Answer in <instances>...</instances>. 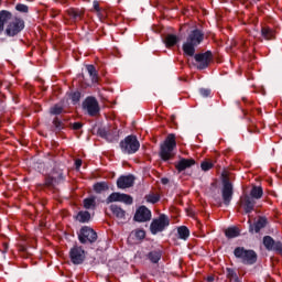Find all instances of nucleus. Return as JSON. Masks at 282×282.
Instances as JSON below:
<instances>
[{
    "instance_id": "1",
    "label": "nucleus",
    "mask_w": 282,
    "mask_h": 282,
    "mask_svg": "<svg viewBox=\"0 0 282 282\" xmlns=\"http://www.w3.org/2000/svg\"><path fill=\"white\" fill-rule=\"evenodd\" d=\"M4 25H7V36H17L25 28L23 20L13 18L9 11H0V34L3 32Z\"/></svg>"
},
{
    "instance_id": "2",
    "label": "nucleus",
    "mask_w": 282,
    "mask_h": 282,
    "mask_svg": "<svg viewBox=\"0 0 282 282\" xmlns=\"http://www.w3.org/2000/svg\"><path fill=\"white\" fill-rule=\"evenodd\" d=\"M204 41V33L199 29L189 32L186 43L183 44V52L187 56H195V48Z\"/></svg>"
},
{
    "instance_id": "3",
    "label": "nucleus",
    "mask_w": 282,
    "mask_h": 282,
    "mask_svg": "<svg viewBox=\"0 0 282 282\" xmlns=\"http://www.w3.org/2000/svg\"><path fill=\"white\" fill-rule=\"evenodd\" d=\"M177 148V141H175V134L171 133L166 137L164 142L160 147L159 155L164 162L173 160L175 158V149Z\"/></svg>"
},
{
    "instance_id": "4",
    "label": "nucleus",
    "mask_w": 282,
    "mask_h": 282,
    "mask_svg": "<svg viewBox=\"0 0 282 282\" xmlns=\"http://www.w3.org/2000/svg\"><path fill=\"white\" fill-rule=\"evenodd\" d=\"M232 195H235V187L232 186V182H230V176H228V173L224 172L221 199L225 206H230V202H232Z\"/></svg>"
},
{
    "instance_id": "5",
    "label": "nucleus",
    "mask_w": 282,
    "mask_h": 282,
    "mask_svg": "<svg viewBox=\"0 0 282 282\" xmlns=\"http://www.w3.org/2000/svg\"><path fill=\"white\" fill-rule=\"evenodd\" d=\"M237 259H240L246 265L257 263V252L254 250H247L243 247H237L234 251Z\"/></svg>"
},
{
    "instance_id": "6",
    "label": "nucleus",
    "mask_w": 282,
    "mask_h": 282,
    "mask_svg": "<svg viewBox=\"0 0 282 282\" xmlns=\"http://www.w3.org/2000/svg\"><path fill=\"white\" fill-rule=\"evenodd\" d=\"M120 149L122 153H127L128 155L137 153L140 149V141H138V137L133 134L126 137L124 140L120 142Z\"/></svg>"
},
{
    "instance_id": "7",
    "label": "nucleus",
    "mask_w": 282,
    "mask_h": 282,
    "mask_svg": "<svg viewBox=\"0 0 282 282\" xmlns=\"http://www.w3.org/2000/svg\"><path fill=\"white\" fill-rule=\"evenodd\" d=\"M97 135L99 138H104L107 142H118V139L120 138V130L116 127L99 128L97 130Z\"/></svg>"
},
{
    "instance_id": "8",
    "label": "nucleus",
    "mask_w": 282,
    "mask_h": 282,
    "mask_svg": "<svg viewBox=\"0 0 282 282\" xmlns=\"http://www.w3.org/2000/svg\"><path fill=\"white\" fill-rule=\"evenodd\" d=\"M78 239L80 243H96L98 241V234L88 226L82 227Z\"/></svg>"
},
{
    "instance_id": "9",
    "label": "nucleus",
    "mask_w": 282,
    "mask_h": 282,
    "mask_svg": "<svg viewBox=\"0 0 282 282\" xmlns=\"http://www.w3.org/2000/svg\"><path fill=\"white\" fill-rule=\"evenodd\" d=\"M170 224L169 216L162 214L159 218L152 220L150 225V230L152 235H158V232H162L164 228H166Z\"/></svg>"
},
{
    "instance_id": "10",
    "label": "nucleus",
    "mask_w": 282,
    "mask_h": 282,
    "mask_svg": "<svg viewBox=\"0 0 282 282\" xmlns=\"http://www.w3.org/2000/svg\"><path fill=\"white\" fill-rule=\"evenodd\" d=\"M83 109L87 111L88 116H97L100 113V105L95 97H87L83 102Z\"/></svg>"
},
{
    "instance_id": "11",
    "label": "nucleus",
    "mask_w": 282,
    "mask_h": 282,
    "mask_svg": "<svg viewBox=\"0 0 282 282\" xmlns=\"http://www.w3.org/2000/svg\"><path fill=\"white\" fill-rule=\"evenodd\" d=\"M195 61L198 63L197 69H206V67H208L213 61V53L207 51L205 53L196 54Z\"/></svg>"
},
{
    "instance_id": "12",
    "label": "nucleus",
    "mask_w": 282,
    "mask_h": 282,
    "mask_svg": "<svg viewBox=\"0 0 282 282\" xmlns=\"http://www.w3.org/2000/svg\"><path fill=\"white\" fill-rule=\"evenodd\" d=\"M69 257L74 265H80L85 261V251L80 247L75 246L70 249Z\"/></svg>"
},
{
    "instance_id": "13",
    "label": "nucleus",
    "mask_w": 282,
    "mask_h": 282,
    "mask_svg": "<svg viewBox=\"0 0 282 282\" xmlns=\"http://www.w3.org/2000/svg\"><path fill=\"white\" fill-rule=\"evenodd\" d=\"M239 205L241 206V208H243L245 213L249 215V213H252V210H254L257 200L250 197V195L245 194L240 197Z\"/></svg>"
},
{
    "instance_id": "14",
    "label": "nucleus",
    "mask_w": 282,
    "mask_h": 282,
    "mask_svg": "<svg viewBox=\"0 0 282 282\" xmlns=\"http://www.w3.org/2000/svg\"><path fill=\"white\" fill-rule=\"evenodd\" d=\"M113 202H123V204H133V197L128 194L112 193L106 199V204H113Z\"/></svg>"
},
{
    "instance_id": "15",
    "label": "nucleus",
    "mask_w": 282,
    "mask_h": 282,
    "mask_svg": "<svg viewBox=\"0 0 282 282\" xmlns=\"http://www.w3.org/2000/svg\"><path fill=\"white\" fill-rule=\"evenodd\" d=\"M263 246L268 250H273L274 252H278V254L282 256V243L281 241H274L272 237L270 236H264L263 237Z\"/></svg>"
},
{
    "instance_id": "16",
    "label": "nucleus",
    "mask_w": 282,
    "mask_h": 282,
    "mask_svg": "<svg viewBox=\"0 0 282 282\" xmlns=\"http://www.w3.org/2000/svg\"><path fill=\"white\" fill-rule=\"evenodd\" d=\"M65 182V177H63V172L62 171H54L52 174L46 177V186H58V184H63Z\"/></svg>"
},
{
    "instance_id": "17",
    "label": "nucleus",
    "mask_w": 282,
    "mask_h": 282,
    "mask_svg": "<svg viewBox=\"0 0 282 282\" xmlns=\"http://www.w3.org/2000/svg\"><path fill=\"white\" fill-rule=\"evenodd\" d=\"M134 221H151V210L145 206L139 207L134 214Z\"/></svg>"
},
{
    "instance_id": "18",
    "label": "nucleus",
    "mask_w": 282,
    "mask_h": 282,
    "mask_svg": "<svg viewBox=\"0 0 282 282\" xmlns=\"http://www.w3.org/2000/svg\"><path fill=\"white\" fill-rule=\"evenodd\" d=\"M135 182V176L129 174L126 176H120L117 180V186L118 188H131Z\"/></svg>"
},
{
    "instance_id": "19",
    "label": "nucleus",
    "mask_w": 282,
    "mask_h": 282,
    "mask_svg": "<svg viewBox=\"0 0 282 282\" xmlns=\"http://www.w3.org/2000/svg\"><path fill=\"white\" fill-rule=\"evenodd\" d=\"M110 210H111L112 215L116 216L119 224H124V220L127 219V212L124 209H122V207H120L118 205H111Z\"/></svg>"
},
{
    "instance_id": "20",
    "label": "nucleus",
    "mask_w": 282,
    "mask_h": 282,
    "mask_svg": "<svg viewBox=\"0 0 282 282\" xmlns=\"http://www.w3.org/2000/svg\"><path fill=\"white\" fill-rule=\"evenodd\" d=\"M191 166H195V160L193 159H181L177 163H175V169L178 171V173L186 171V169H191Z\"/></svg>"
},
{
    "instance_id": "21",
    "label": "nucleus",
    "mask_w": 282,
    "mask_h": 282,
    "mask_svg": "<svg viewBox=\"0 0 282 282\" xmlns=\"http://www.w3.org/2000/svg\"><path fill=\"white\" fill-rule=\"evenodd\" d=\"M249 197L257 202V199H261L263 197V188L261 186H253L250 191Z\"/></svg>"
},
{
    "instance_id": "22",
    "label": "nucleus",
    "mask_w": 282,
    "mask_h": 282,
    "mask_svg": "<svg viewBox=\"0 0 282 282\" xmlns=\"http://www.w3.org/2000/svg\"><path fill=\"white\" fill-rule=\"evenodd\" d=\"M261 36L264 41H272L274 39V31L268 26H262Z\"/></svg>"
},
{
    "instance_id": "23",
    "label": "nucleus",
    "mask_w": 282,
    "mask_h": 282,
    "mask_svg": "<svg viewBox=\"0 0 282 282\" xmlns=\"http://www.w3.org/2000/svg\"><path fill=\"white\" fill-rule=\"evenodd\" d=\"M164 43L166 47H173L174 45H177V43H180V39L175 34H167L164 39Z\"/></svg>"
},
{
    "instance_id": "24",
    "label": "nucleus",
    "mask_w": 282,
    "mask_h": 282,
    "mask_svg": "<svg viewBox=\"0 0 282 282\" xmlns=\"http://www.w3.org/2000/svg\"><path fill=\"white\" fill-rule=\"evenodd\" d=\"M67 14L72 21H78L79 19H83V11H78L76 9H68Z\"/></svg>"
},
{
    "instance_id": "25",
    "label": "nucleus",
    "mask_w": 282,
    "mask_h": 282,
    "mask_svg": "<svg viewBox=\"0 0 282 282\" xmlns=\"http://www.w3.org/2000/svg\"><path fill=\"white\" fill-rule=\"evenodd\" d=\"M91 219V214L89 212H79L77 214V221L80 224H87Z\"/></svg>"
},
{
    "instance_id": "26",
    "label": "nucleus",
    "mask_w": 282,
    "mask_h": 282,
    "mask_svg": "<svg viewBox=\"0 0 282 282\" xmlns=\"http://www.w3.org/2000/svg\"><path fill=\"white\" fill-rule=\"evenodd\" d=\"M177 234H178L180 239H184V241H186V239H188V237H191V231L188 230V228L186 226L178 227Z\"/></svg>"
},
{
    "instance_id": "27",
    "label": "nucleus",
    "mask_w": 282,
    "mask_h": 282,
    "mask_svg": "<svg viewBox=\"0 0 282 282\" xmlns=\"http://www.w3.org/2000/svg\"><path fill=\"white\" fill-rule=\"evenodd\" d=\"M225 235L228 239H235V237H239V228L229 227L225 230Z\"/></svg>"
},
{
    "instance_id": "28",
    "label": "nucleus",
    "mask_w": 282,
    "mask_h": 282,
    "mask_svg": "<svg viewBox=\"0 0 282 282\" xmlns=\"http://www.w3.org/2000/svg\"><path fill=\"white\" fill-rule=\"evenodd\" d=\"M86 69L93 80V83H98V73L96 72V67L94 65H87Z\"/></svg>"
},
{
    "instance_id": "29",
    "label": "nucleus",
    "mask_w": 282,
    "mask_h": 282,
    "mask_svg": "<svg viewBox=\"0 0 282 282\" xmlns=\"http://www.w3.org/2000/svg\"><path fill=\"white\" fill-rule=\"evenodd\" d=\"M268 225V219L265 217H260L254 224V232H259L262 228H265Z\"/></svg>"
},
{
    "instance_id": "30",
    "label": "nucleus",
    "mask_w": 282,
    "mask_h": 282,
    "mask_svg": "<svg viewBox=\"0 0 282 282\" xmlns=\"http://www.w3.org/2000/svg\"><path fill=\"white\" fill-rule=\"evenodd\" d=\"M109 188V185L105 182H99L94 185L95 193H105Z\"/></svg>"
},
{
    "instance_id": "31",
    "label": "nucleus",
    "mask_w": 282,
    "mask_h": 282,
    "mask_svg": "<svg viewBox=\"0 0 282 282\" xmlns=\"http://www.w3.org/2000/svg\"><path fill=\"white\" fill-rule=\"evenodd\" d=\"M149 259L152 263H158L160 259H162V252L161 251H151L149 253Z\"/></svg>"
},
{
    "instance_id": "32",
    "label": "nucleus",
    "mask_w": 282,
    "mask_h": 282,
    "mask_svg": "<svg viewBox=\"0 0 282 282\" xmlns=\"http://www.w3.org/2000/svg\"><path fill=\"white\" fill-rule=\"evenodd\" d=\"M227 278L230 282H241V280H239V276L237 275V272H235V270L230 268L227 269Z\"/></svg>"
},
{
    "instance_id": "33",
    "label": "nucleus",
    "mask_w": 282,
    "mask_h": 282,
    "mask_svg": "<svg viewBox=\"0 0 282 282\" xmlns=\"http://www.w3.org/2000/svg\"><path fill=\"white\" fill-rule=\"evenodd\" d=\"M96 207V198H86L84 199V208L89 210V208Z\"/></svg>"
},
{
    "instance_id": "34",
    "label": "nucleus",
    "mask_w": 282,
    "mask_h": 282,
    "mask_svg": "<svg viewBox=\"0 0 282 282\" xmlns=\"http://www.w3.org/2000/svg\"><path fill=\"white\" fill-rule=\"evenodd\" d=\"M147 202L150 204H158L160 202V195L158 194H149L145 196Z\"/></svg>"
},
{
    "instance_id": "35",
    "label": "nucleus",
    "mask_w": 282,
    "mask_h": 282,
    "mask_svg": "<svg viewBox=\"0 0 282 282\" xmlns=\"http://www.w3.org/2000/svg\"><path fill=\"white\" fill-rule=\"evenodd\" d=\"M50 112L52 113V116H61V113H63V108L58 105H55L50 109Z\"/></svg>"
},
{
    "instance_id": "36",
    "label": "nucleus",
    "mask_w": 282,
    "mask_h": 282,
    "mask_svg": "<svg viewBox=\"0 0 282 282\" xmlns=\"http://www.w3.org/2000/svg\"><path fill=\"white\" fill-rule=\"evenodd\" d=\"M53 126H54L55 131H61L63 129V121L59 120L58 118H55L53 120Z\"/></svg>"
},
{
    "instance_id": "37",
    "label": "nucleus",
    "mask_w": 282,
    "mask_h": 282,
    "mask_svg": "<svg viewBox=\"0 0 282 282\" xmlns=\"http://www.w3.org/2000/svg\"><path fill=\"white\" fill-rule=\"evenodd\" d=\"M202 171H210V169H213V163L208 162V161H204L200 164Z\"/></svg>"
},
{
    "instance_id": "38",
    "label": "nucleus",
    "mask_w": 282,
    "mask_h": 282,
    "mask_svg": "<svg viewBox=\"0 0 282 282\" xmlns=\"http://www.w3.org/2000/svg\"><path fill=\"white\" fill-rule=\"evenodd\" d=\"M70 99L73 102H79L80 100V91H75L73 94H70Z\"/></svg>"
},
{
    "instance_id": "39",
    "label": "nucleus",
    "mask_w": 282,
    "mask_h": 282,
    "mask_svg": "<svg viewBox=\"0 0 282 282\" xmlns=\"http://www.w3.org/2000/svg\"><path fill=\"white\" fill-rule=\"evenodd\" d=\"M135 237H137V239H144V237H147V232L142 229H138L135 231Z\"/></svg>"
},
{
    "instance_id": "40",
    "label": "nucleus",
    "mask_w": 282,
    "mask_h": 282,
    "mask_svg": "<svg viewBox=\"0 0 282 282\" xmlns=\"http://www.w3.org/2000/svg\"><path fill=\"white\" fill-rule=\"evenodd\" d=\"M15 10H18V12H28L29 8L25 4L19 3L17 4Z\"/></svg>"
},
{
    "instance_id": "41",
    "label": "nucleus",
    "mask_w": 282,
    "mask_h": 282,
    "mask_svg": "<svg viewBox=\"0 0 282 282\" xmlns=\"http://www.w3.org/2000/svg\"><path fill=\"white\" fill-rule=\"evenodd\" d=\"M200 95L203 98H208L210 96V89L202 88Z\"/></svg>"
},
{
    "instance_id": "42",
    "label": "nucleus",
    "mask_w": 282,
    "mask_h": 282,
    "mask_svg": "<svg viewBox=\"0 0 282 282\" xmlns=\"http://www.w3.org/2000/svg\"><path fill=\"white\" fill-rule=\"evenodd\" d=\"M73 129H74V131H78V130L83 129V124L80 122H75V123H73Z\"/></svg>"
},
{
    "instance_id": "43",
    "label": "nucleus",
    "mask_w": 282,
    "mask_h": 282,
    "mask_svg": "<svg viewBox=\"0 0 282 282\" xmlns=\"http://www.w3.org/2000/svg\"><path fill=\"white\" fill-rule=\"evenodd\" d=\"M75 166H76L77 170L80 169V166H83V160L77 159V160L75 161Z\"/></svg>"
},
{
    "instance_id": "44",
    "label": "nucleus",
    "mask_w": 282,
    "mask_h": 282,
    "mask_svg": "<svg viewBox=\"0 0 282 282\" xmlns=\"http://www.w3.org/2000/svg\"><path fill=\"white\" fill-rule=\"evenodd\" d=\"M94 8H95L96 12H100V4H98V1L94 2Z\"/></svg>"
},
{
    "instance_id": "45",
    "label": "nucleus",
    "mask_w": 282,
    "mask_h": 282,
    "mask_svg": "<svg viewBox=\"0 0 282 282\" xmlns=\"http://www.w3.org/2000/svg\"><path fill=\"white\" fill-rule=\"evenodd\" d=\"M169 178L167 177H163V178H161V184H163V185H166V184H169Z\"/></svg>"
},
{
    "instance_id": "46",
    "label": "nucleus",
    "mask_w": 282,
    "mask_h": 282,
    "mask_svg": "<svg viewBox=\"0 0 282 282\" xmlns=\"http://www.w3.org/2000/svg\"><path fill=\"white\" fill-rule=\"evenodd\" d=\"M240 45H242L243 47H246V40L241 39V40H240Z\"/></svg>"
},
{
    "instance_id": "47",
    "label": "nucleus",
    "mask_w": 282,
    "mask_h": 282,
    "mask_svg": "<svg viewBox=\"0 0 282 282\" xmlns=\"http://www.w3.org/2000/svg\"><path fill=\"white\" fill-rule=\"evenodd\" d=\"M20 250H21V252H29L28 248H25V247H20Z\"/></svg>"
},
{
    "instance_id": "48",
    "label": "nucleus",
    "mask_w": 282,
    "mask_h": 282,
    "mask_svg": "<svg viewBox=\"0 0 282 282\" xmlns=\"http://www.w3.org/2000/svg\"><path fill=\"white\" fill-rule=\"evenodd\" d=\"M207 281L213 282V281H215V278L213 275H210V276L207 278Z\"/></svg>"
},
{
    "instance_id": "49",
    "label": "nucleus",
    "mask_w": 282,
    "mask_h": 282,
    "mask_svg": "<svg viewBox=\"0 0 282 282\" xmlns=\"http://www.w3.org/2000/svg\"><path fill=\"white\" fill-rule=\"evenodd\" d=\"M252 230H254V228L252 227V225L250 226V232H252Z\"/></svg>"
},
{
    "instance_id": "50",
    "label": "nucleus",
    "mask_w": 282,
    "mask_h": 282,
    "mask_svg": "<svg viewBox=\"0 0 282 282\" xmlns=\"http://www.w3.org/2000/svg\"><path fill=\"white\" fill-rule=\"evenodd\" d=\"M219 206H221V200H218Z\"/></svg>"
}]
</instances>
